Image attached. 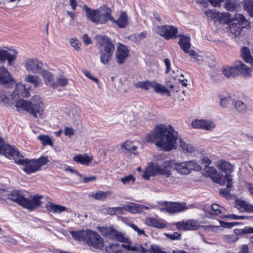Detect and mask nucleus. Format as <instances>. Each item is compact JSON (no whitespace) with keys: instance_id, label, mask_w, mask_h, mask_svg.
I'll list each match as a JSON object with an SVG mask.
<instances>
[{"instance_id":"obj_1","label":"nucleus","mask_w":253,"mask_h":253,"mask_svg":"<svg viewBox=\"0 0 253 253\" xmlns=\"http://www.w3.org/2000/svg\"><path fill=\"white\" fill-rule=\"evenodd\" d=\"M178 132L170 125L159 124L152 131L147 134L145 140L148 142H154L155 145L164 151L175 149Z\"/></svg>"},{"instance_id":"obj_2","label":"nucleus","mask_w":253,"mask_h":253,"mask_svg":"<svg viewBox=\"0 0 253 253\" xmlns=\"http://www.w3.org/2000/svg\"><path fill=\"white\" fill-rule=\"evenodd\" d=\"M70 234L75 240L82 242L90 248L100 251L103 249L104 239L96 231L83 229L71 231Z\"/></svg>"},{"instance_id":"obj_3","label":"nucleus","mask_w":253,"mask_h":253,"mask_svg":"<svg viewBox=\"0 0 253 253\" xmlns=\"http://www.w3.org/2000/svg\"><path fill=\"white\" fill-rule=\"evenodd\" d=\"M83 10L85 12L87 18L96 24H104L110 20L111 10L105 5L92 9L84 5Z\"/></svg>"},{"instance_id":"obj_4","label":"nucleus","mask_w":253,"mask_h":253,"mask_svg":"<svg viewBox=\"0 0 253 253\" xmlns=\"http://www.w3.org/2000/svg\"><path fill=\"white\" fill-rule=\"evenodd\" d=\"M95 39L99 44L100 61L102 64L107 65L112 58L115 46L112 41L105 36L97 35Z\"/></svg>"},{"instance_id":"obj_5","label":"nucleus","mask_w":253,"mask_h":253,"mask_svg":"<svg viewBox=\"0 0 253 253\" xmlns=\"http://www.w3.org/2000/svg\"><path fill=\"white\" fill-rule=\"evenodd\" d=\"M7 198L24 208L30 210L37 208L41 204L40 197L36 196L29 199L25 197L20 190L17 189L12 190L7 195Z\"/></svg>"},{"instance_id":"obj_6","label":"nucleus","mask_w":253,"mask_h":253,"mask_svg":"<svg viewBox=\"0 0 253 253\" xmlns=\"http://www.w3.org/2000/svg\"><path fill=\"white\" fill-rule=\"evenodd\" d=\"M173 163L170 160L163 162L150 163L149 166L144 172L143 177L145 179H149L151 176L161 174L164 176L169 175L171 171Z\"/></svg>"},{"instance_id":"obj_7","label":"nucleus","mask_w":253,"mask_h":253,"mask_svg":"<svg viewBox=\"0 0 253 253\" xmlns=\"http://www.w3.org/2000/svg\"><path fill=\"white\" fill-rule=\"evenodd\" d=\"M15 106L26 110L35 118L38 117V114L41 116L43 112L42 102L37 96L33 97L30 101L19 100L16 102Z\"/></svg>"},{"instance_id":"obj_8","label":"nucleus","mask_w":253,"mask_h":253,"mask_svg":"<svg viewBox=\"0 0 253 253\" xmlns=\"http://www.w3.org/2000/svg\"><path fill=\"white\" fill-rule=\"evenodd\" d=\"M246 22V18L241 14H237L228 22L229 32L233 38H238L243 32V25Z\"/></svg>"},{"instance_id":"obj_9","label":"nucleus","mask_w":253,"mask_h":253,"mask_svg":"<svg viewBox=\"0 0 253 253\" xmlns=\"http://www.w3.org/2000/svg\"><path fill=\"white\" fill-rule=\"evenodd\" d=\"M173 169L179 174L188 175L192 170L200 171L201 166L195 161L190 160L174 164Z\"/></svg>"},{"instance_id":"obj_10","label":"nucleus","mask_w":253,"mask_h":253,"mask_svg":"<svg viewBox=\"0 0 253 253\" xmlns=\"http://www.w3.org/2000/svg\"><path fill=\"white\" fill-rule=\"evenodd\" d=\"M207 174L211 177L213 181L220 185H224L227 182L228 188L232 187V181L233 180L232 175L230 174H226L223 176L217 172L214 168H208L206 170Z\"/></svg>"},{"instance_id":"obj_11","label":"nucleus","mask_w":253,"mask_h":253,"mask_svg":"<svg viewBox=\"0 0 253 253\" xmlns=\"http://www.w3.org/2000/svg\"><path fill=\"white\" fill-rule=\"evenodd\" d=\"M97 229L104 237L117 240L120 242H128V238L126 235L114 228L98 227Z\"/></svg>"},{"instance_id":"obj_12","label":"nucleus","mask_w":253,"mask_h":253,"mask_svg":"<svg viewBox=\"0 0 253 253\" xmlns=\"http://www.w3.org/2000/svg\"><path fill=\"white\" fill-rule=\"evenodd\" d=\"M135 87L137 88H141L146 90L152 88L157 93L160 94L168 93L169 95H170V92L165 86L154 81L139 82L135 84Z\"/></svg>"},{"instance_id":"obj_13","label":"nucleus","mask_w":253,"mask_h":253,"mask_svg":"<svg viewBox=\"0 0 253 253\" xmlns=\"http://www.w3.org/2000/svg\"><path fill=\"white\" fill-rule=\"evenodd\" d=\"M191 126L194 128L211 131L215 128L216 124L210 119H195L192 121Z\"/></svg>"},{"instance_id":"obj_14","label":"nucleus","mask_w":253,"mask_h":253,"mask_svg":"<svg viewBox=\"0 0 253 253\" xmlns=\"http://www.w3.org/2000/svg\"><path fill=\"white\" fill-rule=\"evenodd\" d=\"M15 162L17 164L23 166V170L28 174L39 170L35 159H15Z\"/></svg>"},{"instance_id":"obj_15","label":"nucleus","mask_w":253,"mask_h":253,"mask_svg":"<svg viewBox=\"0 0 253 253\" xmlns=\"http://www.w3.org/2000/svg\"><path fill=\"white\" fill-rule=\"evenodd\" d=\"M156 32L167 40L175 37L176 34L178 33L177 29L174 26L168 25L158 26L156 29Z\"/></svg>"},{"instance_id":"obj_16","label":"nucleus","mask_w":253,"mask_h":253,"mask_svg":"<svg viewBox=\"0 0 253 253\" xmlns=\"http://www.w3.org/2000/svg\"><path fill=\"white\" fill-rule=\"evenodd\" d=\"M164 205L165 206V210L169 213L179 212L193 208L194 207L193 205H189L187 206L186 203H179L165 202Z\"/></svg>"},{"instance_id":"obj_17","label":"nucleus","mask_w":253,"mask_h":253,"mask_svg":"<svg viewBox=\"0 0 253 253\" xmlns=\"http://www.w3.org/2000/svg\"><path fill=\"white\" fill-rule=\"evenodd\" d=\"M0 84L8 88L15 84L7 69L3 66L0 67Z\"/></svg>"},{"instance_id":"obj_18","label":"nucleus","mask_w":253,"mask_h":253,"mask_svg":"<svg viewBox=\"0 0 253 253\" xmlns=\"http://www.w3.org/2000/svg\"><path fill=\"white\" fill-rule=\"evenodd\" d=\"M174 225L178 230L183 231L196 230L200 226L199 222L194 219H189L186 221L177 222Z\"/></svg>"},{"instance_id":"obj_19","label":"nucleus","mask_w":253,"mask_h":253,"mask_svg":"<svg viewBox=\"0 0 253 253\" xmlns=\"http://www.w3.org/2000/svg\"><path fill=\"white\" fill-rule=\"evenodd\" d=\"M25 66L28 71L37 74L41 73L42 69V63L37 59H28L26 60Z\"/></svg>"},{"instance_id":"obj_20","label":"nucleus","mask_w":253,"mask_h":253,"mask_svg":"<svg viewBox=\"0 0 253 253\" xmlns=\"http://www.w3.org/2000/svg\"><path fill=\"white\" fill-rule=\"evenodd\" d=\"M129 50L127 47L124 44L119 43L116 52V58L119 64H123L129 55Z\"/></svg>"},{"instance_id":"obj_21","label":"nucleus","mask_w":253,"mask_h":253,"mask_svg":"<svg viewBox=\"0 0 253 253\" xmlns=\"http://www.w3.org/2000/svg\"><path fill=\"white\" fill-rule=\"evenodd\" d=\"M30 87H26L25 84H16V88L12 92V96L14 97L18 98H26L30 96L29 89Z\"/></svg>"},{"instance_id":"obj_22","label":"nucleus","mask_w":253,"mask_h":253,"mask_svg":"<svg viewBox=\"0 0 253 253\" xmlns=\"http://www.w3.org/2000/svg\"><path fill=\"white\" fill-rule=\"evenodd\" d=\"M205 15L214 21L222 22L229 17V13H220L216 10H209L205 12Z\"/></svg>"},{"instance_id":"obj_23","label":"nucleus","mask_w":253,"mask_h":253,"mask_svg":"<svg viewBox=\"0 0 253 253\" xmlns=\"http://www.w3.org/2000/svg\"><path fill=\"white\" fill-rule=\"evenodd\" d=\"M235 207L241 212L253 213V205L241 199H236Z\"/></svg>"},{"instance_id":"obj_24","label":"nucleus","mask_w":253,"mask_h":253,"mask_svg":"<svg viewBox=\"0 0 253 253\" xmlns=\"http://www.w3.org/2000/svg\"><path fill=\"white\" fill-rule=\"evenodd\" d=\"M145 223L147 225L159 229L164 228L167 226V223L164 220L150 217H147L145 219Z\"/></svg>"},{"instance_id":"obj_25","label":"nucleus","mask_w":253,"mask_h":253,"mask_svg":"<svg viewBox=\"0 0 253 253\" xmlns=\"http://www.w3.org/2000/svg\"><path fill=\"white\" fill-rule=\"evenodd\" d=\"M110 20L112 22L117 24L119 27L124 28L127 25L128 16L126 12L122 11L120 14L117 20L111 15L110 16Z\"/></svg>"},{"instance_id":"obj_26","label":"nucleus","mask_w":253,"mask_h":253,"mask_svg":"<svg viewBox=\"0 0 253 253\" xmlns=\"http://www.w3.org/2000/svg\"><path fill=\"white\" fill-rule=\"evenodd\" d=\"M216 166L219 170L226 174H229L233 170V166L228 162L222 159L218 160Z\"/></svg>"},{"instance_id":"obj_27","label":"nucleus","mask_w":253,"mask_h":253,"mask_svg":"<svg viewBox=\"0 0 253 253\" xmlns=\"http://www.w3.org/2000/svg\"><path fill=\"white\" fill-rule=\"evenodd\" d=\"M17 53L11 54L7 50L0 49V62L3 63L7 60L9 65H11L13 62L16 59Z\"/></svg>"},{"instance_id":"obj_28","label":"nucleus","mask_w":253,"mask_h":253,"mask_svg":"<svg viewBox=\"0 0 253 253\" xmlns=\"http://www.w3.org/2000/svg\"><path fill=\"white\" fill-rule=\"evenodd\" d=\"M0 154H2L6 157L9 156L14 158L15 156H18L19 152L9 144L4 143L0 151Z\"/></svg>"},{"instance_id":"obj_29","label":"nucleus","mask_w":253,"mask_h":253,"mask_svg":"<svg viewBox=\"0 0 253 253\" xmlns=\"http://www.w3.org/2000/svg\"><path fill=\"white\" fill-rule=\"evenodd\" d=\"M64 171L66 172L69 171L72 174H75L78 175L80 177L79 180L85 183H88L89 182L91 181H94L96 179V177L93 175H91L89 177H84L83 174L80 173L77 170L69 166H67L66 168H64Z\"/></svg>"},{"instance_id":"obj_30","label":"nucleus","mask_w":253,"mask_h":253,"mask_svg":"<svg viewBox=\"0 0 253 253\" xmlns=\"http://www.w3.org/2000/svg\"><path fill=\"white\" fill-rule=\"evenodd\" d=\"M73 160L77 163L83 165H88L92 160V157H89L86 154H79L75 156Z\"/></svg>"},{"instance_id":"obj_31","label":"nucleus","mask_w":253,"mask_h":253,"mask_svg":"<svg viewBox=\"0 0 253 253\" xmlns=\"http://www.w3.org/2000/svg\"><path fill=\"white\" fill-rule=\"evenodd\" d=\"M66 113L72 119H76L80 113V108L75 104L66 108Z\"/></svg>"},{"instance_id":"obj_32","label":"nucleus","mask_w":253,"mask_h":253,"mask_svg":"<svg viewBox=\"0 0 253 253\" xmlns=\"http://www.w3.org/2000/svg\"><path fill=\"white\" fill-rule=\"evenodd\" d=\"M111 192L110 191H102L98 190L95 192L90 193L89 196L96 200L104 201L106 197L111 195Z\"/></svg>"},{"instance_id":"obj_33","label":"nucleus","mask_w":253,"mask_h":253,"mask_svg":"<svg viewBox=\"0 0 253 253\" xmlns=\"http://www.w3.org/2000/svg\"><path fill=\"white\" fill-rule=\"evenodd\" d=\"M141 253H170L164 251L160 247L156 244H151L148 250L141 247Z\"/></svg>"},{"instance_id":"obj_34","label":"nucleus","mask_w":253,"mask_h":253,"mask_svg":"<svg viewBox=\"0 0 253 253\" xmlns=\"http://www.w3.org/2000/svg\"><path fill=\"white\" fill-rule=\"evenodd\" d=\"M222 74L228 78H232L237 74L236 64L234 66H224L222 69Z\"/></svg>"},{"instance_id":"obj_35","label":"nucleus","mask_w":253,"mask_h":253,"mask_svg":"<svg viewBox=\"0 0 253 253\" xmlns=\"http://www.w3.org/2000/svg\"><path fill=\"white\" fill-rule=\"evenodd\" d=\"M237 72H240L241 74L248 76L253 71L252 68L248 67L241 61H238L236 63Z\"/></svg>"},{"instance_id":"obj_36","label":"nucleus","mask_w":253,"mask_h":253,"mask_svg":"<svg viewBox=\"0 0 253 253\" xmlns=\"http://www.w3.org/2000/svg\"><path fill=\"white\" fill-rule=\"evenodd\" d=\"M181 38L179 41V44L181 48L185 52L188 53L190 50V38L188 37L180 36Z\"/></svg>"},{"instance_id":"obj_37","label":"nucleus","mask_w":253,"mask_h":253,"mask_svg":"<svg viewBox=\"0 0 253 253\" xmlns=\"http://www.w3.org/2000/svg\"><path fill=\"white\" fill-rule=\"evenodd\" d=\"M179 146L184 153H192L196 150L195 147L182 139H179Z\"/></svg>"},{"instance_id":"obj_38","label":"nucleus","mask_w":253,"mask_h":253,"mask_svg":"<svg viewBox=\"0 0 253 253\" xmlns=\"http://www.w3.org/2000/svg\"><path fill=\"white\" fill-rule=\"evenodd\" d=\"M124 210L132 214L140 213V204L130 203L124 206Z\"/></svg>"},{"instance_id":"obj_39","label":"nucleus","mask_w":253,"mask_h":253,"mask_svg":"<svg viewBox=\"0 0 253 253\" xmlns=\"http://www.w3.org/2000/svg\"><path fill=\"white\" fill-rule=\"evenodd\" d=\"M242 56L243 60L248 63L253 65V58H252L250 49L246 47H244L241 50Z\"/></svg>"},{"instance_id":"obj_40","label":"nucleus","mask_w":253,"mask_h":253,"mask_svg":"<svg viewBox=\"0 0 253 253\" xmlns=\"http://www.w3.org/2000/svg\"><path fill=\"white\" fill-rule=\"evenodd\" d=\"M147 35L146 32H142L140 33L139 34H132L129 36L128 37V39L133 42L135 43H138L140 42V41L143 40Z\"/></svg>"},{"instance_id":"obj_41","label":"nucleus","mask_w":253,"mask_h":253,"mask_svg":"<svg viewBox=\"0 0 253 253\" xmlns=\"http://www.w3.org/2000/svg\"><path fill=\"white\" fill-rule=\"evenodd\" d=\"M45 208L49 211L55 212H61L63 211V206L54 204L52 203H49L48 204L45 205Z\"/></svg>"},{"instance_id":"obj_42","label":"nucleus","mask_w":253,"mask_h":253,"mask_svg":"<svg viewBox=\"0 0 253 253\" xmlns=\"http://www.w3.org/2000/svg\"><path fill=\"white\" fill-rule=\"evenodd\" d=\"M25 81L27 82L33 84L35 87L39 86L41 84V80L38 76L32 75H28L25 79Z\"/></svg>"},{"instance_id":"obj_43","label":"nucleus","mask_w":253,"mask_h":253,"mask_svg":"<svg viewBox=\"0 0 253 253\" xmlns=\"http://www.w3.org/2000/svg\"><path fill=\"white\" fill-rule=\"evenodd\" d=\"M40 73L42 75L43 80L47 85L52 84L53 76L49 72L42 70Z\"/></svg>"},{"instance_id":"obj_44","label":"nucleus","mask_w":253,"mask_h":253,"mask_svg":"<svg viewBox=\"0 0 253 253\" xmlns=\"http://www.w3.org/2000/svg\"><path fill=\"white\" fill-rule=\"evenodd\" d=\"M122 246L118 243H111L106 247L105 250L108 253H118Z\"/></svg>"},{"instance_id":"obj_45","label":"nucleus","mask_w":253,"mask_h":253,"mask_svg":"<svg viewBox=\"0 0 253 253\" xmlns=\"http://www.w3.org/2000/svg\"><path fill=\"white\" fill-rule=\"evenodd\" d=\"M244 9L253 18V0H245Z\"/></svg>"},{"instance_id":"obj_46","label":"nucleus","mask_w":253,"mask_h":253,"mask_svg":"<svg viewBox=\"0 0 253 253\" xmlns=\"http://www.w3.org/2000/svg\"><path fill=\"white\" fill-rule=\"evenodd\" d=\"M43 146L50 145L53 146V141L50 137L46 134H41L37 137Z\"/></svg>"},{"instance_id":"obj_47","label":"nucleus","mask_w":253,"mask_h":253,"mask_svg":"<svg viewBox=\"0 0 253 253\" xmlns=\"http://www.w3.org/2000/svg\"><path fill=\"white\" fill-rule=\"evenodd\" d=\"M122 147L127 150L131 154H136L135 152L137 147L135 146L132 145V142L130 141H126L122 145Z\"/></svg>"},{"instance_id":"obj_48","label":"nucleus","mask_w":253,"mask_h":253,"mask_svg":"<svg viewBox=\"0 0 253 253\" xmlns=\"http://www.w3.org/2000/svg\"><path fill=\"white\" fill-rule=\"evenodd\" d=\"M237 0H226L225 8L228 11H233L238 6Z\"/></svg>"},{"instance_id":"obj_49","label":"nucleus","mask_w":253,"mask_h":253,"mask_svg":"<svg viewBox=\"0 0 253 253\" xmlns=\"http://www.w3.org/2000/svg\"><path fill=\"white\" fill-rule=\"evenodd\" d=\"M211 209L212 211L211 214H218L221 213H224L225 211L224 208L221 207L217 204H213L211 206Z\"/></svg>"},{"instance_id":"obj_50","label":"nucleus","mask_w":253,"mask_h":253,"mask_svg":"<svg viewBox=\"0 0 253 253\" xmlns=\"http://www.w3.org/2000/svg\"><path fill=\"white\" fill-rule=\"evenodd\" d=\"M127 224L131 229H132L135 232H136L138 236L143 235L145 237L147 236L145 231L143 229L140 228L136 225L132 223H129Z\"/></svg>"},{"instance_id":"obj_51","label":"nucleus","mask_w":253,"mask_h":253,"mask_svg":"<svg viewBox=\"0 0 253 253\" xmlns=\"http://www.w3.org/2000/svg\"><path fill=\"white\" fill-rule=\"evenodd\" d=\"M235 108L240 112H245L247 110L246 105L241 100H237L235 102Z\"/></svg>"},{"instance_id":"obj_52","label":"nucleus","mask_w":253,"mask_h":253,"mask_svg":"<svg viewBox=\"0 0 253 253\" xmlns=\"http://www.w3.org/2000/svg\"><path fill=\"white\" fill-rule=\"evenodd\" d=\"M236 234L237 233L236 232L235 234L224 235L223 236L224 241L228 243H232L237 241L238 237Z\"/></svg>"},{"instance_id":"obj_53","label":"nucleus","mask_w":253,"mask_h":253,"mask_svg":"<svg viewBox=\"0 0 253 253\" xmlns=\"http://www.w3.org/2000/svg\"><path fill=\"white\" fill-rule=\"evenodd\" d=\"M127 244H123L122 247L125 248L127 251H137L141 253V247H144L143 245H139L138 246H130L129 242H126Z\"/></svg>"},{"instance_id":"obj_54","label":"nucleus","mask_w":253,"mask_h":253,"mask_svg":"<svg viewBox=\"0 0 253 253\" xmlns=\"http://www.w3.org/2000/svg\"><path fill=\"white\" fill-rule=\"evenodd\" d=\"M35 161L40 169L41 167L46 165L48 163V160L46 157L44 156H41L38 159L35 160Z\"/></svg>"},{"instance_id":"obj_55","label":"nucleus","mask_w":253,"mask_h":253,"mask_svg":"<svg viewBox=\"0 0 253 253\" xmlns=\"http://www.w3.org/2000/svg\"><path fill=\"white\" fill-rule=\"evenodd\" d=\"M121 180L124 184H129L131 182L133 183L134 182L135 178L132 175L130 174L122 177Z\"/></svg>"},{"instance_id":"obj_56","label":"nucleus","mask_w":253,"mask_h":253,"mask_svg":"<svg viewBox=\"0 0 253 253\" xmlns=\"http://www.w3.org/2000/svg\"><path fill=\"white\" fill-rule=\"evenodd\" d=\"M189 55L192 58H194L197 62L202 61L203 60V57L201 55H199L193 50H190L189 52Z\"/></svg>"},{"instance_id":"obj_57","label":"nucleus","mask_w":253,"mask_h":253,"mask_svg":"<svg viewBox=\"0 0 253 253\" xmlns=\"http://www.w3.org/2000/svg\"><path fill=\"white\" fill-rule=\"evenodd\" d=\"M232 101L230 97H226L220 99V105L222 107H226Z\"/></svg>"},{"instance_id":"obj_58","label":"nucleus","mask_w":253,"mask_h":253,"mask_svg":"<svg viewBox=\"0 0 253 253\" xmlns=\"http://www.w3.org/2000/svg\"><path fill=\"white\" fill-rule=\"evenodd\" d=\"M165 235L172 240H180L181 238V235L177 232H174L172 234L165 233Z\"/></svg>"},{"instance_id":"obj_59","label":"nucleus","mask_w":253,"mask_h":253,"mask_svg":"<svg viewBox=\"0 0 253 253\" xmlns=\"http://www.w3.org/2000/svg\"><path fill=\"white\" fill-rule=\"evenodd\" d=\"M75 130L70 127H67L64 128V135L68 136L70 139L71 138L72 136L74 135Z\"/></svg>"},{"instance_id":"obj_60","label":"nucleus","mask_w":253,"mask_h":253,"mask_svg":"<svg viewBox=\"0 0 253 253\" xmlns=\"http://www.w3.org/2000/svg\"><path fill=\"white\" fill-rule=\"evenodd\" d=\"M71 45L76 50H80V43H79L78 41L75 38H72L70 40Z\"/></svg>"},{"instance_id":"obj_61","label":"nucleus","mask_w":253,"mask_h":253,"mask_svg":"<svg viewBox=\"0 0 253 253\" xmlns=\"http://www.w3.org/2000/svg\"><path fill=\"white\" fill-rule=\"evenodd\" d=\"M147 205H144L140 204V210L141 213L143 211V210H148L151 209H155L156 205H153L150 204H147Z\"/></svg>"},{"instance_id":"obj_62","label":"nucleus","mask_w":253,"mask_h":253,"mask_svg":"<svg viewBox=\"0 0 253 253\" xmlns=\"http://www.w3.org/2000/svg\"><path fill=\"white\" fill-rule=\"evenodd\" d=\"M83 72H84V74L85 75V76L86 77L89 79L94 81L96 83H99L98 79L93 77L88 71H84Z\"/></svg>"},{"instance_id":"obj_63","label":"nucleus","mask_w":253,"mask_h":253,"mask_svg":"<svg viewBox=\"0 0 253 253\" xmlns=\"http://www.w3.org/2000/svg\"><path fill=\"white\" fill-rule=\"evenodd\" d=\"M241 233L243 234H253V227L246 226L242 230Z\"/></svg>"},{"instance_id":"obj_64","label":"nucleus","mask_w":253,"mask_h":253,"mask_svg":"<svg viewBox=\"0 0 253 253\" xmlns=\"http://www.w3.org/2000/svg\"><path fill=\"white\" fill-rule=\"evenodd\" d=\"M245 188L251 195H253V183H247L245 184Z\"/></svg>"}]
</instances>
